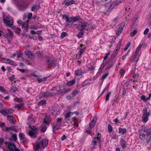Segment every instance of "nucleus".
<instances>
[{
	"mask_svg": "<svg viewBox=\"0 0 151 151\" xmlns=\"http://www.w3.org/2000/svg\"><path fill=\"white\" fill-rule=\"evenodd\" d=\"M53 93L51 92H42L41 93L40 95L41 97L47 98L48 97H51L52 96Z\"/></svg>",
	"mask_w": 151,
	"mask_h": 151,
	"instance_id": "f8f14e48",
	"label": "nucleus"
},
{
	"mask_svg": "<svg viewBox=\"0 0 151 151\" xmlns=\"http://www.w3.org/2000/svg\"><path fill=\"white\" fill-rule=\"evenodd\" d=\"M139 138L142 140L146 139L147 143L151 142V128L147 129L144 126H142L140 130Z\"/></svg>",
	"mask_w": 151,
	"mask_h": 151,
	"instance_id": "f257e3e1",
	"label": "nucleus"
},
{
	"mask_svg": "<svg viewBox=\"0 0 151 151\" xmlns=\"http://www.w3.org/2000/svg\"><path fill=\"white\" fill-rule=\"evenodd\" d=\"M6 143L8 144V148L10 151H14V150L16 147L14 143L9 142H6Z\"/></svg>",
	"mask_w": 151,
	"mask_h": 151,
	"instance_id": "4468645a",
	"label": "nucleus"
},
{
	"mask_svg": "<svg viewBox=\"0 0 151 151\" xmlns=\"http://www.w3.org/2000/svg\"><path fill=\"white\" fill-rule=\"evenodd\" d=\"M63 18L64 19H65L68 23H70L71 22V21L70 20L69 18L66 15L63 14Z\"/></svg>",
	"mask_w": 151,
	"mask_h": 151,
	"instance_id": "cd10ccee",
	"label": "nucleus"
},
{
	"mask_svg": "<svg viewBox=\"0 0 151 151\" xmlns=\"http://www.w3.org/2000/svg\"><path fill=\"white\" fill-rule=\"evenodd\" d=\"M70 19L73 22H75L76 21L81 20V18L78 16L75 17H70Z\"/></svg>",
	"mask_w": 151,
	"mask_h": 151,
	"instance_id": "aec40b11",
	"label": "nucleus"
},
{
	"mask_svg": "<svg viewBox=\"0 0 151 151\" xmlns=\"http://www.w3.org/2000/svg\"><path fill=\"white\" fill-rule=\"evenodd\" d=\"M111 93V92H109L106 95L105 98V100L106 101H108L109 99V96Z\"/></svg>",
	"mask_w": 151,
	"mask_h": 151,
	"instance_id": "de8ad7c7",
	"label": "nucleus"
},
{
	"mask_svg": "<svg viewBox=\"0 0 151 151\" xmlns=\"http://www.w3.org/2000/svg\"><path fill=\"white\" fill-rule=\"evenodd\" d=\"M80 31L78 32L77 35V37L79 38L83 37L84 36V32L83 30H80Z\"/></svg>",
	"mask_w": 151,
	"mask_h": 151,
	"instance_id": "a878e982",
	"label": "nucleus"
},
{
	"mask_svg": "<svg viewBox=\"0 0 151 151\" xmlns=\"http://www.w3.org/2000/svg\"><path fill=\"white\" fill-rule=\"evenodd\" d=\"M1 114L2 115H4V116H6V110H2V111Z\"/></svg>",
	"mask_w": 151,
	"mask_h": 151,
	"instance_id": "680f3d73",
	"label": "nucleus"
},
{
	"mask_svg": "<svg viewBox=\"0 0 151 151\" xmlns=\"http://www.w3.org/2000/svg\"><path fill=\"white\" fill-rule=\"evenodd\" d=\"M19 138L21 140L23 139L25 137V135L23 133H19Z\"/></svg>",
	"mask_w": 151,
	"mask_h": 151,
	"instance_id": "79ce46f5",
	"label": "nucleus"
},
{
	"mask_svg": "<svg viewBox=\"0 0 151 151\" xmlns=\"http://www.w3.org/2000/svg\"><path fill=\"white\" fill-rule=\"evenodd\" d=\"M48 140L46 139H42L41 138L38 139L36 142V144L38 145H42V147L44 148L46 147L48 144Z\"/></svg>",
	"mask_w": 151,
	"mask_h": 151,
	"instance_id": "39448f33",
	"label": "nucleus"
},
{
	"mask_svg": "<svg viewBox=\"0 0 151 151\" xmlns=\"http://www.w3.org/2000/svg\"><path fill=\"white\" fill-rule=\"evenodd\" d=\"M119 133H122V134H124L127 132V130L125 128H119Z\"/></svg>",
	"mask_w": 151,
	"mask_h": 151,
	"instance_id": "c85d7f7f",
	"label": "nucleus"
},
{
	"mask_svg": "<svg viewBox=\"0 0 151 151\" xmlns=\"http://www.w3.org/2000/svg\"><path fill=\"white\" fill-rule=\"evenodd\" d=\"M7 30L8 32V33H6L5 35V37L7 38L8 35H9L10 37H12L14 35V33L12 31H11L9 29H7Z\"/></svg>",
	"mask_w": 151,
	"mask_h": 151,
	"instance_id": "4be33fe9",
	"label": "nucleus"
},
{
	"mask_svg": "<svg viewBox=\"0 0 151 151\" xmlns=\"http://www.w3.org/2000/svg\"><path fill=\"white\" fill-rule=\"evenodd\" d=\"M120 144L122 148H124L126 147V143L124 139H122L120 140Z\"/></svg>",
	"mask_w": 151,
	"mask_h": 151,
	"instance_id": "393cba45",
	"label": "nucleus"
},
{
	"mask_svg": "<svg viewBox=\"0 0 151 151\" xmlns=\"http://www.w3.org/2000/svg\"><path fill=\"white\" fill-rule=\"evenodd\" d=\"M109 74V73L107 72L105 74L103 75L102 77V79L103 80L105 79L108 76Z\"/></svg>",
	"mask_w": 151,
	"mask_h": 151,
	"instance_id": "6e6d98bb",
	"label": "nucleus"
},
{
	"mask_svg": "<svg viewBox=\"0 0 151 151\" xmlns=\"http://www.w3.org/2000/svg\"><path fill=\"white\" fill-rule=\"evenodd\" d=\"M23 104L22 103H20L18 104H16L14 106L15 108H18V109H19L22 106Z\"/></svg>",
	"mask_w": 151,
	"mask_h": 151,
	"instance_id": "f704fd0d",
	"label": "nucleus"
},
{
	"mask_svg": "<svg viewBox=\"0 0 151 151\" xmlns=\"http://www.w3.org/2000/svg\"><path fill=\"white\" fill-rule=\"evenodd\" d=\"M112 127L111 125L109 124L108 125V131L109 132H111L112 131Z\"/></svg>",
	"mask_w": 151,
	"mask_h": 151,
	"instance_id": "4d7b16f0",
	"label": "nucleus"
},
{
	"mask_svg": "<svg viewBox=\"0 0 151 151\" xmlns=\"http://www.w3.org/2000/svg\"><path fill=\"white\" fill-rule=\"evenodd\" d=\"M105 65L104 64V63H102L100 67L99 68V70H102L103 68L105 66Z\"/></svg>",
	"mask_w": 151,
	"mask_h": 151,
	"instance_id": "052dcab7",
	"label": "nucleus"
},
{
	"mask_svg": "<svg viewBox=\"0 0 151 151\" xmlns=\"http://www.w3.org/2000/svg\"><path fill=\"white\" fill-rule=\"evenodd\" d=\"M60 124H59L58 123H56V124L54 126V127H53V131L55 130H58L59 129L60 127Z\"/></svg>",
	"mask_w": 151,
	"mask_h": 151,
	"instance_id": "473e14b6",
	"label": "nucleus"
},
{
	"mask_svg": "<svg viewBox=\"0 0 151 151\" xmlns=\"http://www.w3.org/2000/svg\"><path fill=\"white\" fill-rule=\"evenodd\" d=\"M38 8L39 7L37 5H34L32 7L31 10L32 11H34L35 9Z\"/></svg>",
	"mask_w": 151,
	"mask_h": 151,
	"instance_id": "09e8293b",
	"label": "nucleus"
},
{
	"mask_svg": "<svg viewBox=\"0 0 151 151\" xmlns=\"http://www.w3.org/2000/svg\"><path fill=\"white\" fill-rule=\"evenodd\" d=\"M79 91L78 90H74L73 91L72 95L73 97L76 96L79 93Z\"/></svg>",
	"mask_w": 151,
	"mask_h": 151,
	"instance_id": "ea45409f",
	"label": "nucleus"
},
{
	"mask_svg": "<svg viewBox=\"0 0 151 151\" xmlns=\"http://www.w3.org/2000/svg\"><path fill=\"white\" fill-rule=\"evenodd\" d=\"M76 82V81L75 79H73L71 81L67 82L66 83V85L68 86H70L74 84Z\"/></svg>",
	"mask_w": 151,
	"mask_h": 151,
	"instance_id": "bb28decb",
	"label": "nucleus"
},
{
	"mask_svg": "<svg viewBox=\"0 0 151 151\" xmlns=\"http://www.w3.org/2000/svg\"><path fill=\"white\" fill-rule=\"evenodd\" d=\"M88 24V23L85 21L79 22V24L77 27V29L78 30H83L85 29Z\"/></svg>",
	"mask_w": 151,
	"mask_h": 151,
	"instance_id": "0eeeda50",
	"label": "nucleus"
},
{
	"mask_svg": "<svg viewBox=\"0 0 151 151\" xmlns=\"http://www.w3.org/2000/svg\"><path fill=\"white\" fill-rule=\"evenodd\" d=\"M142 46V45L140 44L137 47L135 52V54L133 56V60H134L136 57H138V58L139 57L140 55V52H139V51L141 49Z\"/></svg>",
	"mask_w": 151,
	"mask_h": 151,
	"instance_id": "9b49d317",
	"label": "nucleus"
},
{
	"mask_svg": "<svg viewBox=\"0 0 151 151\" xmlns=\"http://www.w3.org/2000/svg\"><path fill=\"white\" fill-rule=\"evenodd\" d=\"M85 48H82L79 49V54L80 55H82L84 53L85 50Z\"/></svg>",
	"mask_w": 151,
	"mask_h": 151,
	"instance_id": "a18cd8bd",
	"label": "nucleus"
},
{
	"mask_svg": "<svg viewBox=\"0 0 151 151\" xmlns=\"http://www.w3.org/2000/svg\"><path fill=\"white\" fill-rule=\"evenodd\" d=\"M41 131L42 132H44L46 131L47 129V127L46 126L44 125H42L41 126Z\"/></svg>",
	"mask_w": 151,
	"mask_h": 151,
	"instance_id": "e433bc0d",
	"label": "nucleus"
},
{
	"mask_svg": "<svg viewBox=\"0 0 151 151\" xmlns=\"http://www.w3.org/2000/svg\"><path fill=\"white\" fill-rule=\"evenodd\" d=\"M35 147L36 148L35 151H40L41 149L40 145H38L36 144Z\"/></svg>",
	"mask_w": 151,
	"mask_h": 151,
	"instance_id": "c9c22d12",
	"label": "nucleus"
},
{
	"mask_svg": "<svg viewBox=\"0 0 151 151\" xmlns=\"http://www.w3.org/2000/svg\"><path fill=\"white\" fill-rule=\"evenodd\" d=\"M6 131H9L10 130L14 131L15 132H17V130L14 127H9L6 128Z\"/></svg>",
	"mask_w": 151,
	"mask_h": 151,
	"instance_id": "b1692460",
	"label": "nucleus"
},
{
	"mask_svg": "<svg viewBox=\"0 0 151 151\" xmlns=\"http://www.w3.org/2000/svg\"><path fill=\"white\" fill-rule=\"evenodd\" d=\"M28 122L27 124H28V123H29L30 125L31 124H32L34 122L33 119L30 117H29L28 118Z\"/></svg>",
	"mask_w": 151,
	"mask_h": 151,
	"instance_id": "a19ab883",
	"label": "nucleus"
},
{
	"mask_svg": "<svg viewBox=\"0 0 151 151\" xmlns=\"http://www.w3.org/2000/svg\"><path fill=\"white\" fill-rule=\"evenodd\" d=\"M58 90H59V91H57L58 92L56 93V94L57 95H60L63 93V92L60 89V88H59V89H58Z\"/></svg>",
	"mask_w": 151,
	"mask_h": 151,
	"instance_id": "0e129e2a",
	"label": "nucleus"
},
{
	"mask_svg": "<svg viewBox=\"0 0 151 151\" xmlns=\"http://www.w3.org/2000/svg\"><path fill=\"white\" fill-rule=\"evenodd\" d=\"M25 54L29 58L32 59L34 58V56L31 52L29 50H27L25 51Z\"/></svg>",
	"mask_w": 151,
	"mask_h": 151,
	"instance_id": "a211bd4d",
	"label": "nucleus"
},
{
	"mask_svg": "<svg viewBox=\"0 0 151 151\" xmlns=\"http://www.w3.org/2000/svg\"><path fill=\"white\" fill-rule=\"evenodd\" d=\"M131 45V42H128L126 45V46L124 48V50L126 51L128 49L129 47Z\"/></svg>",
	"mask_w": 151,
	"mask_h": 151,
	"instance_id": "3c124183",
	"label": "nucleus"
},
{
	"mask_svg": "<svg viewBox=\"0 0 151 151\" xmlns=\"http://www.w3.org/2000/svg\"><path fill=\"white\" fill-rule=\"evenodd\" d=\"M125 71L124 69H122L120 70V73L121 75H123L125 73Z\"/></svg>",
	"mask_w": 151,
	"mask_h": 151,
	"instance_id": "774afa93",
	"label": "nucleus"
},
{
	"mask_svg": "<svg viewBox=\"0 0 151 151\" xmlns=\"http://www.w3.org/2000/svg\"><path fill=\"white\" fill-rule=\"evenodd\" d=\"M32 14L31 13H29L27 16V19H28V20H27V24H28L29 23V21L31 19V17L32 16Z\"/></svg>",
	"mask_w": 151,
	"mask_h": 151,
	"instance_id": "58836bf2",
	"label": "nucleus"
},
{
	"mask_svg": "<svg viewBox=\"0 0 151 151\" xmlns=\"http://www.w3.org/2000/svg\"><path fill=\"white\" fill-rule=\"evenodd\" d=\"M125 25L124 23H122L119 24L116 27V34L117 35H119L121 33L123 29L124 28Z\"/></svg>",
	"mask_w": 151,
	"mask_h": 151,
	"instance_id": "6e6552de",
	"label": "nucleus"
},
{
	"mask_svg": "<svg viewBox=\"0 0 151 151\" xmlns=\"http://www.w3.org/2000/svg\"><path fill=\"white\" fill-rule=\"evenodd\" d=\"M37 82H38V83H41L42 81H43V80L42 78H38L37 79Z\"/></svg>",
	"mask_w": 151,
	"mask_h": 151,
	"instance_id": "338daca9",
	"label": "nucleus"
},
{
	"mask_svg": "<svg viewBox=\"0 0 151 151\" xmlns=\"http://www.w3.org/2000/svg\"><path fill=\"white\" fill-rule=\"evenodd\" d=\"M0 91L1 92H5L6 91L4 87L1 86L0 87Z\"/></svg>",
	"mask_w": 151,
	"mask_h": 151,
	"instance_id": "69168bd1",
	"label": "nucleus"
},
{
	"mask_svg": "<svg viewBox=\"0 0 151 151\" xmlns=\"http://www.w3.org/2000/svg\"><path fill=\"white\" fill-rule=\"evenodd\" d=\"M86 81L84 82L82 84L81 86L82 87H85L90 84L88 82L86 83Z\"/></svg>",
	"mask_w": 151,
	"mask_h": 151,
	"instance_id": "bf43d9fd",
	"label": "nucleus"
},
{
	"mask_svg": "<svg viewBox=\"0 0 151 151\" xmlns=\"http://www.w3.org/2000/svg\"><path fill=\"white\" fill-rule=\"evenodd\" d=\"M62 119L61 118H58L57 119V123L61 124L62 122Z\"/></svg>",
	"mask_w": 151,
	"mask_h": 151,
	"instance_id": "864d4df0",
	"label": "nucleus"
},
{
	"mask_svg": "<svg viewBox=\"0 0 151 151\" xmlns=\"http://www.w3.org/2000/svg\"><path fill=\"white\" fill-rule=\"evenodd\" d=\"M12 137L13 138L14 141H16L17 139V134L14 133L12 135Z\"/></svg>",
	"mask_w": 151,
	"mask_h": 151,
	"instance_id": "8fccbe9b",
	"label": "nucleus"
},
{
	"mask_svg": "<svg viewBox=\"0 0 151 151\" xmlns=\"http://www.w3.org/2000/svg\"><path fill=\"white\" fill-rule=\"evenodd\" d=\"M96 120H97V119H96V117H93V119H92V121H91V122H90L89 123V127L90 128V129L94 127L96 123Z\"/></svg>",
	"mask_w": 151,
	"mask_h": 151,
	"instance_id": "2eb2a0df",
	"label": "nucleus"
},
{
	"mask_svg": "<svg viewBox=\"0 0 151 151\" xmlns=\"http://www.w3.org/2000/svg\"><path fill=\"white\" fill-rule=\"evenodd\" d=\"M18 6L19 7V10H24L26 9V7H24L25 6L23 3H19L18 4Z\"/></svg>",
	"mask_w": 151,
	"mask_h": 151,
	"instance_id": "6ab92c4d",
	"label": "nucleus"
},
{
	"mask_svg": "<svg viewBox=\"0 0 151 151\" xmlns=\"http://www.w3.org/2000/svg\"><path fill=\"white\" fill-rule=\"evenodd\" d=\"M129 50L127 53H126L125 55H124L122 57V59L123 60H124L125 58H126V56H127L128 55H129Z\"/></svg>",
	"mask_w": 151,
	"mask_h": 151,
	"instance_id": "603ef678",
	"label": "nucleus"
},
{
	"mask_svg": "<svg viewBox=\"0 0 151 151\" xmlns=\"http://www.w3.org/2000/svg\"><path fill=\"white\" fill-rule=\"evenodd\" d=\"M11 90L12 92H15L16 91H18L17 88V87L14 86H12L11 87Z\"/></svg>",
	"mask_w": 151,
	"mask_h": 151,
	"instance_id": "37998d69",
	"label": "nucleus"
},
{
	"mask_svg": "<svg viewBox=\"0 0 151 151\" xmlns=\"http://www.w3.org/2000/svg\"><path fill=\"white\" fill-rule=\"evenodd\" d=\"M3 21L6 26L10 27L13 25V19L12 17L7 16L5 17L4 16H3Z\"/></svg>",
	"mask_w": 151,
	"mask_h": 151,
	"instance_id": "20e7f679",
	"label": "nucleus"
},
{
	"mask_svg": "<svg viewBox=\"0 0 151 151\" xmlns=\"http://www.w3.org/2000/svg\"><path fill=\"white\" fill-rule=\"evenodd\" d=\"M68 34L66 32H63L61 34L60 37L61 39H63Z\"/></svg>",
	"mask_w": 151,
	"mask_h": 151,
	"instance_id": "4c0bfd02",
	"label": "nucleus"
},
{
	"mask_svg": "<svg viewBox=\"0 0 151 151\" xmlns=\"http://www.w3.org/2000/svg\"><path fill=\"white\" fill-rule=\"evenodd\" d=\"M121 42L120 41V42H119L118 43V44L117 45L116 48L117 49L119 50L121 47Z\"/></svg>",
	"mask_w": 151,
	"mask_h": 151,
	"instance_id": "13d9d810",
	"label": "nucleus"
},
{
	"mask_svg": "<svg viewBox=\"0 0 151 151\" xmlns=\"http://www.w3.org/2000/svg\"><path fill=\"white\" fill-rule=\"evenodd\" d=\"M4 140V139L0 138V149L1 148L2 146L3 145Z\"/></svg>",
	"mask_w": 151,
	"mask_h": 151,
	"instance_id": "5fc2aeb1",
	"label": "nucleus"
},
{
	"mask_svg": "<svg viewBox=\"0 0 151 151\" xmlns=\"http://www.w3.org/2000/svg\"><path fill=\"white\" fill-rule=\"evenodd\" d=\"M7 119L8 121H10L12 124H15V120L12 116H7Z\"/></svg>",
	"mask_w": 151,
	"mask_h": 151,
	"instance_id": "412c9836",
	"label": "nucleus"
},
{
	"mask_svg": "<svg viewBox=\"0 0 151 151\" xmlns=\"http://www.w3.org/2000/svg\"><path fill=\"white\" fill-rule=\"evenodd\" d=\"M3 62L4 63L9 64L10 65H13L14 66H17V64H16L13 60L5 58H3L2 59Z\"/></svg>",
	"mask_w": 151,
	"mask_h": 151,
	"instance_id": "9d476101",
	"label": "nucleus"
},
{
	"mask_svg": "<svg viewBox=\"0 0 151 151\" xmlns=\"http://www.w3.org/2000/svg\"><path fill=\"white\" fill-rule=\"evenodd\" d=\"M75 1L74 0L69 1V0H65L64 3L66 6H68L72 4H75Z\"/></svg>",
	"mask_w": 151,
	"mask_h": 151,
	"instance_id": "dca6fc26",
	"label": "nucleus"
},
{
	"mask_svg": "<svg viewBox=\"0 0 151 151\" xmlns=\"http://www.w3.org/2000/svg\"><path fill=\"white\" fill-rule=\"evenodd\" d=\"M46 104V101L44 99H43L39 101L38 103V105L39 106H42Z\"/></svg>",
	"mask_w": 151,
	"mask_h": 151,
	"instance_id": "c756f323",
	"label": "nucleus"
},
{
	"mask_svg": "<svg viewBox=\"0 0 151 151\" xmlns=\"http://www.w3.org/2000/svg\"><path fill=\"white\" fill-rule=\"evenodd\" d=\"M72 119L73 122L78 127V124L76 118V117H73L72 118Z\"/></svg>",
	"mask_w": 151,
	"mask_h": 151,
	"instance_id": "7c9ffc66",
	"label": "nucleus"
},
{
	"mask_svg": "<svg viewBox=\"0 0 151 151\" xmlns=\"http://www.w3.org/2000/svg\"><path fill=\"white\" fill-rule=\"evenodd\" d=\"M43 123L45 124L48 125L50 124V121L48 119H44Z\"/></svg>",
	"mask_w": 151,
	"mask_h": 151,
	"instance_id": "c03bdc74",
	"label": "nucleus"
},
{
	"mask_svg": "<svg viewBox=\"0 0 151 151\" xmlns=\"http://www.w3.org/2000/svg\"><path fill=\"white\" fill-rule=\"evenodd\" d=\"M47 64L50 65L52 68H54L55 65V60H52L51 58L47 57L46 60Z\"/></svg>",
	"mask_w": 151,
	"mask_h": 151,
	"instance_id": "1a4fd4ad",
	"label": "nucleus"
},
{
	"mask_svg": "<svg viewBox=\"0 0 151 151\" xmlns=\"http://www.w3.org/2000/svg\"><path fill=\"white\" fill-rule=\"evenodd\" d=\"M29 127L31 129V130L29 132V135L32 138H35L36 137L37 132V129L34 126H32L29 123H28Z\"/></svg>",
	"mask_w": 151,
	"mask_h": 151,
	"instance_id": "7ed1b4c3",
	"label": "nucleus"
},
{
	"mask_svg": "<svg viewBox=\"0 0 151 151\" xmlns=\"http://www.w3.org/2000/svg\"><path fill=\"white\" fill-rule=\"evenodd\" d=\"M137 32V31L136 30H134L133 32L131 33L130 35L132 37H133L134 36Z\"/></svg>",
	"mask_w": 151,
	"mask_h": 151,
	"instance_id": "49530a36",
	"label": "nucleus"
},
{
	"mask_svg": "<svg viewBox=\"0 0 151 151\" xmlns=\"http://www.w3.org/2000/svg\"><path fill=\"white\" fill-rule=\"evenodd\" d=\"M119 50L115 48V50H114L111 55V57L112 58H114L115 57L117 54Z\"/></svg>",
	"mask_w": 151,
	"mask_h": 151,
	"instance_id": "2f4dec72",
	"label": "nucleus"
},
{
	"mask_svg": "<svg viewBox=\"0 0 151 151\" xmlns=\"http://www.w3.org/2000/svg\"><path fill=\"white\" fill-rule=\"evenodd\" d=\"M6 114H9L13 113L14 111L13 109H9L6 110Z\"/></svg>",
	"mask_w": 151,
	"mask_h": 151,
	"instance_id": "72a5a7b5",
	"label": "nucleus"
},
{
	"mask_svg": "<svg viewBox=\"0 0 151 151\" xmlns=\"http://www.w3.org/2000/svg\"><path fill=\"white\" fill-rule=\"evenodd\" d=\"M75 72V75L76 76L81 75L84 73V71L81 69L76 70Z\"/></svg>",
	"mask_w": 151,
	"mask_h": 151,
	"instance_id": "f3484780",
	"label": "nucleus"
},
{
	"mask_svg": "<svg viewBox=\"0 0 151 151\" xmlns=\"http://www.w3.org/2000/svg\"><path fill=\"white\" fill-rule=\"evenodd\" d=\"M71 114H73V113L69 111L66 113L65 115V120L69 121V118L70 117V115Z\"/></svg>",
	"mask_w": 151,
	"mask_h": 151,
	"instance_id": "5701e85b",
	"label": "nucleus"
},
{
	"mask_svg": "<svg viewBox=\"0 0 151 151\" xmlns=\"http://www.w3.org/2000/svg\"><path fill=\"white\" fill-rule=\"evenodd\" d=\"M143 114L142 116V121L146 123L148 120L149 116L150 115L149 112H147V109L146 108H144L143 110Z\"/></svg>",
	"mask_w": 151,
	"mask_h": 151,
	"instance_id": "423d86ee",
	"label": "nucleus"
},
{
	"mask_svg": "<svg viewBox=\"0 0 151 151\" xmlns=\"http://www.w3.org/2000/svg\"><path fill=\"white\" fill-rule=\"evenodd\" d=\"M119 3V2L118 1H115V2H113L109 6L108 10L106 11V12H107L111 10L115 6H117Z\"/></svg>",
	"mask_w": 151,
	"mask_h": 151,
	"instance_id": "ddd939ff",
	"label": "nucleus"
},
{
	"mask_svg": "<svg viewBox=\"0 0 151 151\" xmlns=\"http://www.w3.org/2000/svg\"><path fill=\"white\" fill-rule=\"evenodd\" d=\"M141 99L144 101H146V98L145 95H142L141 97Z\"/></svg>",
	"mask_w": 151,
	"mask_h": 151,
	"instance_id": "e2e57ef3",
	"label": "nucleus"
},
{
	"mask_svg": "<svg viewBox=\"0 0 151 151\" xmlns=\"http://www.w3.org/2000/svg\"><path fill=\"white\" fill-rule=\"evenodd\" d=\"M101 134L100 133H98L97 135L94 137V139L91 142V145L93 147H91V149H94L95 146L96 145L97 141L99 145V146L101 145Z\"/></svg>",
	"mask_w": 151,
	"mask_h": 151,
	"instance_id": "f03ea898",
	"label": "nucleus"
}]
</instances>
